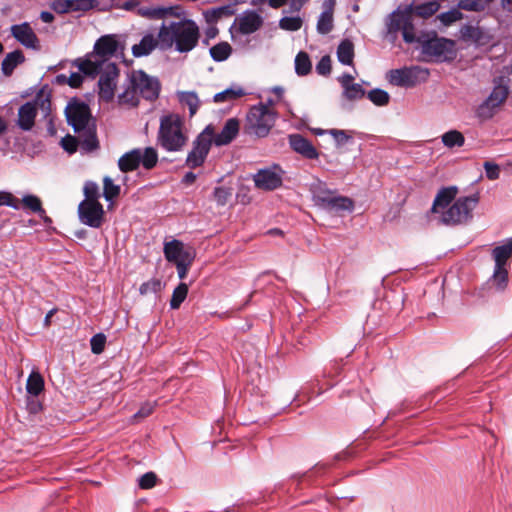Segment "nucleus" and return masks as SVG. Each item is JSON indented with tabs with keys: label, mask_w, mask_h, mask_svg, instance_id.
<instances>
[{
	"label": "nucleus",
	"mask_w": 512,
	"mask_h": 512,
	"mask_svg": "<svg viewBox=\"0 0 512 512\" xmlns=\"http://www.w3.org/2000/svg\"><path fill=\"white\" fill-rule=\"evenodd\" d=\"M388 34L402 33L406 43L421 44L422 53L435 61H450L456 56L455 42L446 38H440L435 33L417 34L412 24L411 11H394L387 22Z\"/></svg>",
	"instance_id": "nucleus-1"
},
{
	"label": "nucleus",
	"mask_w": 512,
	"mask_h": 512,
	"mask_svg": "<svg viewBox=\"0 0 512 512\" xmlns=\"http://www.w3.org/2000/svg\"><path fill=\"white\" fill-rule=\"evenodd\" d=\"M456 187L441 189L434 200L432 211L441 213V221L447 225L467 223L472 219V211L479 202L477 194L458 198L452 205L451 202L457 195Z\"/></svg>",
	"instance_id": "nucleus-2"
},
{
	"label": "nucleus",
	"mask_w": 512,
	"mask_h": 512,
	"mask_svg": "<svg viewBox=\"0 0 512 512\" xmlns=\"http://www.w3.org/2000/svg\"><path fill=\"white\" fill-rule=\"evenodd\" d=\"M199 27L192 20H180L163 24L159 29V47L163 50L173 46L180 53L191 51L198 44Z\"/></svg>",
	"instance_id": "nucleus-3"
},
{
	"label": "nucleus",
	"mask_w": 512,
	"mask_h": 512,
	"mask_svg": "<svg viewBox=\"0 0 512 512\" xmlns=\"http://www.w3.org/2000/svg\"><path fill=\"white\" fill-rule=\"evenodd\" d=\"M189 141V130L183 117L170 113L160 118L157 144L167 152L183 151Z\"/></svg>",
	"instance_id": "nucleus-4"
},
{
	"label": "nucleus",
	"mask_w": 512,
	"mask_h": 512,
	"mask_svg": "<svg viewBox=\"0 0 512 512\" xmlns=\"http://www.w3.org/2000/svg\"><path fill=\"white\" fill-rule=\"evenodd\" d=\"M117 36L114 34L101 36L94 44L93 51L85 59H77L74 65L87 76H96L106 64H114L110 59L119 49Z\"/></svg>",
	"instance_id": "nucleus-5"
},
{
	"label": "nucleus",
	"mask_w": 512,
	"mask_h": 512,
	"mask_svg": "<svg viewBox=\"0 0 512 512\" xmlns=\"http://www.w3.org/2000/svg\"><path fill=\"white\" fill-rule=\"evenodd\" d=\"M277 117V112L267 105H255L247 113L245 132L259 138L266 137L275 125Z\"/></svg>",
	"instance_id": "nucleus-6"
},
{
	"label": "nucleus",
	"mask_w": 512,
	"mask_h": 512,
	"mask_svg": "<svg viewBox=\"0 0 512 512\" xmlns=\"http://www.w3.org/2000/svg\"><path fill=\"white\" fill-rule=\"evenodd\" d=\"M40 113L44 119H47L51 113L50 96L40 92L29 102L23 104L18 110L17 125L23 131H30L35 123L37 114Z\"/></svg>",
	"instance_id": "nucleus-7"
},
{
	"label": "nucleus",
	"mask_w": 512,
	"mask_h": 512,
	"mask_svg": "<svg viewBox=\"0 0 512 512\" xmlns=\"http://www.w3.org/2000/svg\"><path fill=\"white\" fill-rule=\"evenodd\" d=\"M214 127L207 125L192 142V148L188 152L185 164L191 169L202 166L213 144Z\"/></svg>",
	"instance_id": "nucleus-8"
},
{
	"label": "nucleus",
	"mask_w": 512,
	"mask_h": 512,
	"mask_svg": "<svg viewBox=\"0 0 512 512\" xmlns=\"http://www.w3.org/2000/svg\"><path fill=\"white\" fill-rule=\"evenodd\" d=\"M158 162V153L153 147H147L144 150L133 149L118 160V167L122 172H130L136 170L140 163L145 169H152Z\"/></svg>",
	"instance_id": "nucleus-9"
},
{
	"label": "nucleus",
	"mask_w": 512,
	"mask_h": 512,
	"mask_svg": "<svg viewBox=\"0 0 512 512\" xmlns=\"http://www.w3.org/2000/svg\"><path fill=\"white\" fill-rule=\"evenodd\" d=\"M429 71L420 66L393 69L388 73V80L391 84L399 87H414L427 81Z\"/></svg>",
	"instance_id": "nucleus-10"
},
{
	"label": "nucleus",
	"mask_w": 512,
	"mask_h": 512,
	"mask_svg": "<svg viewBox=\"0 0 512 512\" xmlns=\"http://www.w3.org/2000/svg\"><path fill=\"white\" fill-rule=\"evenodd\" d=\"M129 77L131 79V83H133V87L138 91L142 98L150 101L158 98L160 83L156 78L147 75L141 70L133 71Z\"/></svg>",
	"instance_id": "nucleus-11"
},
{
	"label": "nucleus",
	"mask_w": 512,
	"mask_h": 512,
	"mask_svg": "<svg viewBox=\"0 0 512 512\" xmlns=\"http://www.w3.org/2000/svg\"><path fill=\"white\" fill-rule=\"evenodd\" d=\"M68 123L75 132L91 126V114L87 104L77 100L70 101L65 109Z\"/></svg>",
	"instance_id": "nucleus-12"
},
{
	"label": "nucleus",
	"mask_w": 512,
	"mask_h": 512,
	"mask_svg": "<svg viewBox=\"0 0 512 512\" xmlns=\"http://www.w3.org/2000/svg\"><path fill=\"white\" fill-rule=\"evenodd\" d=\"M96 75H100L98 86L99 96L109 102L114 98L119 70L116 64H106Z\"/></svg>",
	"instance_id": "nucleus-13"
},
{
	"label": "nucleus",
	"mask_w": 512,
	"mask_h": 512,
	"mask_svg": "<svg viewBox=\"0 0 512 512\" xmlns=\"http://www.w3.org/2000/svg\"><path fill=\"white\" fill-rule=\"evenodd\" d=\"M104 208L100 202L81 201L78 216L82 224L92 228H100L104 221Z\"/></svg>",
	"instance_id": "nucleus-14"
},
{
	"label": "nucleus",
	"mask_w": 512,
	"mask_h": 512,
	"mask_svg": "<svg viewBox=\"0 0 512 512\" xmlns=\"http://www.w3.org/2000/svg\"><path fill=\"white\" fill-rule=\"evenodd\" d=\"M264 23L263 17L254 10H246L238 15L231 31L240 35H250L258 31Z\"/></svg>",
	"instance_id": "nucleus-15"
},
{
	"label": "nucleus",
	"mask_w": 512,
	"mask_h": 512,
	"mask_svg": "<svg viewBox=\"0 0 512 512\" xmlns=\"http://www.w3.org/2000/svg\"><path fill=\"white\" fill-rule=\"evenodd\" d=\"M283 171L278 165L260 169L253 175V181L257 188L272 191L282 185Z\"/></svg>",
	"instance_id": "nucleus-16"
},
{
	"label": "nucleus",
	"mask_w": 512,
	"mask_h": 512,
	"mask_svg": "<svg viewBox=\"0 0 512 512\" xmlns=\"http://www.w3.org/2000/svg\"><path fill=\"white\" fill-rule=\"evenodd\" d=\"M289 145L293 151L306 159H317L319 152L313 144L300 134H291L288 137Z\"/></svg>",
	"instance_id": "nucleus-17"
},
{
	"label": "nucleus",
	"mask_w": 512,
	"mask_h": 512,
	"mask_svg": "<svg viewBox=\"0 0 512 512\" xmlns=\"http://www.w3.org/2000/svg\"><path fill=\"white\" fill-rule=\"evenodd\" d=\"M240 122L237 118H229L220 133L213 134V143L216 146H225L230 144L238 135Z\"/></svg>",
	"instance_id": "nucleus-18"
},
{
	"label": "nucleus",
	"mask_w": 512,
	"mask_h": 512,
	"mask_svg": "<svg viewBox=\"0 0 512 512\" xmlns=\"http://www.w3.org/2000/svg\"><path fill=\"white\" fill-rule=\"evenodd\" d=\"M11 33L17 41L27 48H36L38 46V38L28 23L13 25Z\"/></svg>",
	"instance_id": "nucleus-19"
},
{
	"label": "nucleus",
	"mask_w": 512,
	"mask_h": 512,
	"mask_svg": "<svg viewBox=\"0 0 512 512\" xmlns=\"http://www.w3.org/2000/svg\"><path fill=\"white\" fill-rule=\"evenodd\" d=\"M188 254H195V252L190 248L185 249L183 243L178 240H172L164 245L165 258L174 264L181 262Z\"/></svg>",
	"instance_id": "nucleus-20"
},
{
	"label": "nucleus",
	"mask_w": 512,
	"mask_h": 512,
	"mask_svg": "<svg viewBox=\"0 0 512 512\" xmlns=\"http://www.w3.org/2000/svg\"><path fill=\"white\" fill-rule=\"evenodd\" d=\"M334 0H326L323 4V12L317 22V31L320 34H328L333 29Z\"/></svg>",
	"instance_id": "nucleus-21"
},
{
	"label": "nucleus",
	"mask_w": 512,
	"mask_h": 512,
	"mask_svg": "<svg viewBox=\"0 0 512 512\" xmlns=\"http://www.w3.org/2000/svg\"><path fill=\"white\" fill-rule=\"evenodd\" d=\"M76 133L78 134L79 146L81 150L84 152H92L98 148V140L96 137L94 125L86 127L82 131Z\"/></svg>",
	"instance_id": "nucleus-22"
},
{
	"label": "nucleus",
	"mask_w": 512,
	"mask_h": 512,
	"mask_svg": "<svg viewBox=\"0 0 512 512\" xmlns=\"http://www.w3.org/2000/svg\"><path fill=\"white\" fill-rule=\"evenodd\" d=\"M157 46H159V36L155 38L152 34H147L138 44L133 45L132 53L135 57L147 56Z\"/></svg>",
	"instance_id": "nucleus-23"
},
{
	"label": "nucleus",
	"mask_w": 512,
	"mask_h": 512,
	"mask_svg": "<svg viewBox=\"0 0 512 512\" xmlns=\"http://www.w3.org/2000/svg\"><path fill=\"white\" fill-rule=\"evenodd\" d=\"M440 8V4L437 1H429L420 5L412 7H407L403 10L397 9L396 11H411L412 15V24L414 25V16L428 18L435 14Z\"/></svg>",
	"instance_id": "nucleus-24"
},
{
	"label": "nucleus",
	"mask_w": 512,
	"mask_h": 512,
	"mask_svg": "<svg viewBox=\"0 0 512 512\" xmlns=\"http://www.w3.org/2000/svg\"><path fill=\"white\" fill-rule=\"evenodd\" d=\"M323 200L325 201V206L323 208L330 211H351L354 207L352 199L346 196H339L334 194L332 198Z\"/></svg>",
	"instance_id": "nucleus-25"
},
{
	"label": "nucleus",
	"mask_w": 512,
	"mask_h": 512,
	"mask_svg": "<svg viewBox=\"0 0 512 512\" xmlns=\"http://www.w3.org/2000/svg\"><path fill=\"white\" fill-rule=\"evenodd\" d=\"M492 255L495 266L505 267L507 261L512 257V238H509L503 245L495 247Z\"/></svg>",
	"instance_id": "nucleus-26"
},
{
	"label": "nucleus",
	"mask_w": 512,
	"mask_h": 512,
	"mask_svg": "<svg viewBox=\"0 0 512 512\" xmlns=\"http://www.w3.org/2000/svg\"><path fill=\"white\" fill-rule=\"evenodd\" d=\"M25 57L20 50H15L6 55L2 61L1 69L5 76H10L14 69L21 63H23Z\"/></svg>",
	"instance_id": "nucleus-27"
},
{
	"label": "nucleus",
	"mask_w": 512,
	"mask_h": 512,
	"mask_svg": "<svg viewBox=\"0 0 512 512\" xmlns=\"http://www.w3.org/2000/svg\"><path fill=\"white\" fill-rule=\"evenodd\" d=\"M22 207L34 213H37L45 222L50 223L51 219L46 216L45 210L42 208L41 200L35 195H25L22 199Z\"/></svg>",
	"instance_id": "nucleus-28"
},
{
	"label": "nucleus",
	"mask_w": 512,
	"mask_h": 512,
	"mask_svg": "<svg viewBox=\"0 0 512 512\" xmlns=\"http://www.w3.org/2000/svg\"><path fill=\"white\" fill-rule=\"evenodd\" d=\"M140 95L138 91L133 87V83H131V79H128L127 86L124 91L119 94L118 102L121 105H128L131 107H135L139 104Z\"/></svg>",
	"instance_id": "nucleus-29"
},
{
	"label": "nucleus",
	"mask_w": 512,
	"mask_h": 512,
	"mask_svg": "<svg viewBox=\"0 0 512 512\" xmlns=\"http://www.w3.org/2000/svg\"><path fill=\"white\" fill-rule=\"evenodd\" d=\"M507 96V87L502 85L495 86L489 97L486 99L484 106L489 109L497 108L506 100Z\"/></svg>",
	"instance_id": "nucleus-30"
},
{
	"label": "nucleus",
	"mask_w": 512,
	"mask_h": 512,
	"mask_svg": "<svg viewBox=\"0 0 512 512\" xmlns=\"http://www.w3.org/2000/svg\"><path fill=\"white\" fill-rule=\"evenodd\" d=\"M338 61L344 65H353L354 45L350 40H343L337 48Z\"/></svg>",
	"instance_id": "nucleus-31"
},
{
	"label": "nucleus",
	"mask_w": 512,
	"mask_h": 512,
	"mask_svg": "<svg viewBox=\"0 0 512 512\" xmlns=\"http://www.w3.org/2000/svg\"><path fill=\"white\" fill-rule=\"evenodd\" d=\"M179 102L189 108L190 116H194L199 108L200 101L195 92L181 91L177 93Z\"/></svg>",
	"instance_id": "nucleus-32"
},
{
	"label": "nucleus",
	"mask_w": 512,
	"mask_h": 512,
	"mask_svg": "<svg viewBox=\"0 0 512 512\" xmlns=\"http://www.w3.org/2000/svg\"><path fill=\"white\" fill-rule=\"evenodd\" d=\"M27 393L36 397L44 390V379L37 371H32L26 383Z\"/></svg>",
	"instance_id": "nucleus-33"
},
{
	"label": "nucleus",
	"mask_w": 512,
	"mask_h": 512,
	"mask_svg": "<svg viewBox=\"0 0 512 512\" xmlns=\"http://www.w3.org/2000/svg\"><path fill=\"white\" fill-rule=\"evenodd\" d=\"M244 95L245 91L241 87L232 86L222 92L215 94L213 100L215 103H225L234 101Z\"/></svg>",
	"instance_id": "nucleus-34"
},
{
	"label": "nucleus",
	"mask_w": 512,
	"mask_h": 512,
	"mask_svg": "<svg viewBox=\"0 0 512 512\" xmlns=\"http://www.w3.org/2000/svg\"><path fill=\"white\" fill-rule=\"evenodd\" d=\"M169 13V9L158 6H139L136 14L148 19H162Z\"/></svg>",
	"instance_id": "nucleus-35"
},
{
	"label": "nucleus",
	"mask_w": 512,
	"mask_h": 512,
	"mask_svg": "<svg viewBox=\"0 0 512 512\" xmlns=\"http://www.w3.org/2000/svg\"><path fill=\"white\" fill-rule=\"evenodd\" d=\"M231 53L232 47L228 42H220L210 48V55L217 62L226 60Z\"/></svg>",
	"instance_id": "nucleus-36"
},
{
	"label": "nucleus",
	"mask_w": 512,
	"mask_h": 512,
	"mask_svg": "<svg viewBox=\"0 0 512 512\" xmlns=\"http://www.w3.org/2000/svg\"><path fill=\"white\" fill-rule=\"evenodd\" d=\"M312 64L309 55L306 52H299L295 57V72L299 76H305L310 73Z\"/></svg>",
	"instance_id": "nucleus-37"
},
{
	"label": "nucleus",
	"mask_w": 512,
	"mask_h": 512,
	"mask_svg": "<svg viewBox=\"0 0 512 512\" xmlns=\"http://www.w3.org/2000/svg\"><path fill=\"white\" fill-rule=\"evenodd\" d=\"M442 143L448 148L461 147L464 145L465 138L458 130H450L442 135Z\"/></svg>",
	"instance_id": "nucleus-38"
},
{
	"label": "nucleus",
	"mask_w": 512,
	"mask_h": 512,
	"mask_svg": "<svg viewBox=\"0 0 512 512\" xmlns=\"http://www.w3.org/2000/svg\"><path fill=\"white\" fill-rule=\"evenodd\" d=\"M52 8L57 13H67L69 11H76L82 8L79 0H55L52 4Z\"/></svg>",
	"instance_id": "nucleus-39"
},
{
	"label": "nucleus",
	"mask_w": 512,
	"mask_h": 512,
	"mask_svg": "<svg viewBox=\"0 0 512 512\" xmlns=\"http://www.w3.org/2000/svg\"><path fill=\"white\" fill-rule=\"evenodd\" d=\"M187 294L188 286L185 283H180L173 291L172 298L170 300V307L172 309H178L186 299Z\"/></svg>",
	"instance_id": "nucleus-40"
},
{
	"label": "nucleus",
	"mask_w": 512,
	"mask_h": 512,
	"mask_svg": "<svg viewBox=\"0 0 512 512\" xmlns=\"http://www.w3.org/2000/svg\"><path fill=\"white\" fill-rule=\"evenodd\" d=\"M120 194V186L113 183V180L106 176L103 179V196L107 201H112Z\"/></svg>",
	"instance_id": "nucleus-41"
},
{
	"label": "nucleus",
	"mask_w": 512,
	"mask_h": 512,
	"mask_svg": "<svg viewBox=\"0 0 512 512\" xmlns=\"http://www.w3.org/2000/svg\"><path fill=\"white\" fill-rule=\"evenodd\" d=\"M368 98L377 106H385L389 103V94L382 89H373L368 93Z\"/></svg>",
	"instance_id": "nucleus-42"
},
{
	"label": "nucleus",
	"mask_w": 512,
	"mask_h": 512,
	"mask_svg": "<svg viewBox=\"0 0 512 512\" xmlns=\"http://www.w3.org/2000/svg\"><path fill=\"white\" fill-rule=\"evenodd\" d=\"M302 19L296 17H283L279 21V27L287 31H297L302 27Z\"/></svg>",
	"instance_id": "nucleus-43"
},
{
	"label": "nucleus",
	"mask_w": 512,
	"mask_h": 512,
	"mask_svg": "<svg viewBox=\"0 0 512 512\" xmlns=\"http://www.w3.org/2000/svg\"><path fill=\"white\" fill-rule=\"evenodd\" d=\"M85 199L83 201L99 202V187L95 182L87 181L83 188Z\"/></svg>",
	"instance_id": "nucleus-44"
},
{
	"label": "nucleus",
	"mask_w": 512,
	"mask_h": 512,
	"mask_svg": "<svg viewBox=\"0 0 512 512\" xmlns=\"http://www.w3.org/2000/svg\"><path fill=\"white\" fill-rule=\"evenodd\" d=\"M162 288V283L159 279H150L147 282H144L141 284L139 288V293L143 296L148 294H156L158 293Z\"/></svg>",
	"instance_id": "nucleus-45"
},
{
	"label": "nucleus",
	"mask_w": 512,
	"mask_h": 512,
	"mask_svg": "<svg viewBox=\"0 0 512 512\" xmlns=\"http://www.w3.org/2000/svg\"><path fill=\"white\" fill-rule=\"evenodd\" d=\"M463 14L460 12L459 8H453L447 12L441 13L437 16V18L445 25L449 26L452 23L462 19Z\"/></svg>",
	"instance_id": "nucleus-46"
},
{
	"label": "nucleus",
	"mask_w": 512,
	"mask_h": 512,
	"mask_svg": "<svg viewBox=\"0 0 512 512\" xmlns=\"http://www.w3.org/2000/svg\"><path fill=\"white\" fill-rule=\"evenodd\" d=\"M194 259L195 254H188L184 257V259L181 262L175 264L180 279H184L187 276L188 270L192 265Z\"/></svg>",
	"instance_id": "nucleus-47"
},
{
	"label": "nucleus",
	"mask_w": 512,
	"mask_h": 512,
	"mask_svg": "<svg viewBox=\"0 0 512 512\" xmlns=\"http://www.w3.org/2000/svg\"><path fill=\"white\" fill-rule=\"evenodd\" d=\"M493 280L498 286V288L503 289L508 280V271L505 267L495 266Z\"/></svg>",
	"instance_id": "nucleus-48"
},
{
	"label": "nucleus",
	"mask_w": 512,
	"mask_h": 512,
	"mask_svg": "<svg viewBox=\"0 0 512 512\" xmlns=\"http://www.w3.org/2000/svg\"><path fill=\"white\" fill-rule=\"evenodd\" d=\"M213 197L218 205L224 206L231 197V190L226 187H216L213 192Z\"/></svg>",
	"instance_id": "nucleus-49"
},
{
	"label": "nucleus",
	"mask_w": 512,
	"mask_h": 512,
	"mask_svg": "<svg viewBox=\"0 0 512 512\" xmlns=\"http://www.w3.org/2000/svg\"><path fill=\"white\" fill-rule=\"evenodd\" d=\"M78 146H79L78 137L66 135L61 140V147L69 154L75 153L77 151Z\"/></svg>",
	"instance_id": "nucleus-50"
},
{
	"label": "nucleus",
	"mask_w": 512,
	"mask_h": 512,
	"mask_svg": "<svg viewBox=\"0 0 512 512\" xmlns=\"http://www.w3.org/2000/svg\"><path fill=\"white\" fill-rule=\"evenodd\" d=\"M106 337L104 334L99 333L94 335L91 340V350L94 354H100L103 352L105 347Z\"/></svg>",
	"instance_id": "nucleus-51"
},
{
	"label": "nucleus",
	"mask_w": 512,
	"mask_h": 512,
	"mask_svg": "<svg viewBox=\"0 0 512 512\" xmlns=\"http://www.w3.org/2000/svg\"><path fill=\"white\" fill-rule=\"evenodd\" d=\"M156 482L157 476L154 472H147L138 480V484L141 489H151L156 485Z\"/></svg>",
	"instance_id": "nucleus-52"
},
{
	"label": "nucleus",
	"mask_w": 512,
	"mask_h": 512,
	"mask_svg": "<svg viewBox=\"0 0 512 512\" xmlns=\"http://www.w3.org/2000/svg\"><path fill=\"white\" fill-rule=\"evenodd\" d=\"M344 95L346 98L350 100L359 99L363 97L364 90L361 85L353 83L346 88H344Z\"/></svg>",
	"instance_id": "nucleus-53"
},
{
	"label": "nucleus",
	"mask_w": 512,
	"mask_h": 512,
	"mask_svg": "<svg viewBox=\"0 0 512 512\" xmlns=\"http://www.w3.org/2000/svg\"><path fill=\"white\" fill-rule=\"evenodd\" d=\"M458 8L467 11H481L484 8L482 0H460Z\"/></svg>",
	"instance_id": "nucleus-54"
},
{
	"label": "nucleus",
	"mask_w": 512,
	"mask_h": 512,
	"mask_svg": "<svg viewBox=\"0 0 512 512\" xmlns=\"http://www.w3.org/2000/svg\"><path fill=\"white\" fill-rule=\"evenodd\" d=\"M334 194L335 192L331 190L319 188L314 191L313 198L317 205L324 207L325 201L323 199H330L333 197Z\"/></svg>",
	"instance_id": "nucleus-55"
},
{
	"label": "nucleus",
	"mask_w": 512,
	"mask_h": 512,
	"mask_svg": "<svg viewBox=\"0 0 512 512\" xmlns=\"http://www.w3.org/2000/svg\"><path fill=\"white\" fill-rule=\"evenodd\" d=\"M484 169L486 173V177L489 180H496L500 176V167L496 163L486 161L484 162Z\"/></svg>",
	"instance_id": "nucleus-56"
},
{
	"label": "nucleus",
	"mask_w": 512,
	"mask_h": 512,
	"mask_svg": "<svg viewBox=\"0 0 512 512\" xmlns=\"http://www.w3.org/2000/svg\"><path fill=\"white\" fill-rule=\"evenodd\" d=\"M316 71L320 75H328L331 72V59L329 56H323L316 65Z\"/></svg>",
	"instance_id": "nucleus-57"
},
{
	"label": "nucleus",
	"mask_w": 512,
	"mask_h": 512,
	"mask_svg": "<svg viewBox=\"0 0 512 512\" xmlns=\"http://www.w3.org/2000/svg\"><path fill=\"white\" fill-rule=\"evenodd\" d=\"M156 406V402H145L137 413L134 414L135 419H143L152 414L154 408Z\"/></svg>",
	"instance_id": "nucleus-58"
},
{
	"label": "nucleus",
	"mask_w": 512,
	"mask_h": 512,
	"mask_svg": "<svg viewBox=\"0 0 512 512\" xmlns=\"http://www.w3.org/2000/svg\"><path fill=\"white\" fill-rule=\"evenodd\" d=\"M338 145H343L351 139V136L347 134L345 130L331 129L328 132Z\"/></svg>",
	"instance_id": "nucleus-59"
},
{
	"label": "nucleus",
	"mask_w": 512,
	"mask_h": 512,
	"mask_svg": "<svg viewBox=\"0 0 512 512\" xmlns=\"http://www.w3.org/2000/svg\"><path fill=\"white\" fill-rule=\"evenodd\" d=\"M3 196H4V201H5V202H3V205L12 207L13 209H16V210L21 208V206H22L21 200H19L18 198H15L11 193L4 191Z\"/></svg>",
	"instance_id": "nucleus-60"
},
{
	"label": "nucleus",
	"mask_w": 512,
	"mask_h": 512,
	"mask_svg": "<svg viewBox=\"0 0 512 512\" xmlns=\"http://www.w3.org/2000/svg\"><path fill=\"white\" fill-rule=\"evenodd\" d=\"M210 13L214 19L218 20L224 15H226V16L232 15L233 10L231 9L230 6H223V7L212 9Z\"/></svg>",
	"instance_id": "nucleus-61"
},
{
	"label": "nucleus",
	"mask_w": 512,
	"mask_h": 512,
	"mask_svg": "<svg viewBox=\"0 0 512 512\" xmlns=\"http://www.w3.org/2000/svg\"><path fill=\"white\" fill-rule=\"evenodd\" d=\"M83 82V77L78 72H73L67 78V83L72 88H78Z\"/></svg>",
	"instance_id": "nucleus-62"
},
{
	"label": "nucleus",
	"mask_w": 512,
	"mask_h": 512,
	"mask_svg": "<svg viewBox=\"0 0 512 512\" xmlns=\"http://www.w3.org/2000/svg\"><path fill=\"white\" fill-rule=\"evenodd\" d=\"M354 80V77L350 74H343L340 78H339V82L341 83L342 87L343 88H346L347 86L353 84Z\"/></svg>",
	"instance_id": "nucleus-63"
},
{
	"label": "nucleus",
	"mask_w": 512,
	"mask_h": 512,
	"mask_svg": "<svg viewBox=\"0 0 512 512\" xmlns=\"http://www.w3.org/2000/svg\"><path fill=\"white\" fill-rule=\"evenodd\" d=\"M308 0H291L290 1V8L292 11H300L301 8L303 7V5L307 2Z\"/></svg>",
	"instance_id": "nucleus-64"
}]
</instances>
